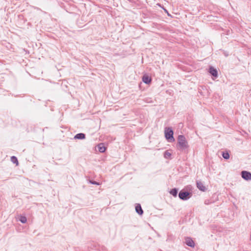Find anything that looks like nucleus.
<instances>
[{
	"instance_id": "nucleus-1",
	"label": "nucleus",
	"mask_w": 251,
	"mask_h": 251,
	"mask_svg": "<svg viewBox=\"0 0 251 251\" xmlns=\"http://www.w3.org/2000/svg\"><path fill=\"white\" fill-rule=\"evenodd\" d=\"M193 187L191 185L185 186L178 193L179 198L182 201H187L192 196Z\"/></svg>"
},
{
	"instance_id": "nucleus-2",
	"label": "nucleus",
	"mask_w": 251,
	"mask_h": 251,
	"mask_svg": "<svg viewBox=\"0 0 251 251\" xmlns=\"http://www.w3.org/2000/svg\"><path fill=\"white\" fill-rule=\"evenodd\" d=\"M177 148L180 151H183L188 147V142L185 136L183 135H179L177 138Z\"/></svg>"
},
{
	"instance_id": "nucleus-3",
	"label": "nucleus",
	"mask_w": 251,
	"mask_h": 251,
	"mask_svg": "<svg viewBox=\"0 0 251 251\" xmlns=\"http://www.w3.org/2000/svg\"><path fill=\"white\" fill-rule=\"evenodd\" d=\"M173 135V130L170 127H166L165 129V136L166 139L170 142H174L175 140Z\"/></svg>"
},
{
	"instance_id": "nucleus-4",
	"label": "nucleus",
	"mask_w": 251,
	"mask_h": 251,
	"mask_svg": "<svg viewBox=\"0 0 251 251\" xmlns=\"http://www.w3.org/2000/svg\"><path fill=\"white\" fill-rule=\"evenodd\" d=\"M241 176L246 180L251 179V173L246 171H243L241 172Z\"/></svg>"
},
{
	"instance_id": "nucleus-5",
	"label": "nucleus",
	"mask_w": 251,
	"mask_h": 251,
	"mask_svg": "<svg viewBox=\"0 0 251 251\" xmlns=\"http://www.w3.org/2000/svg\"><path fill=\"white\" fill-rule=\"evenodd\" d=\"M185 243L189 247L194 248L195 246L194 241L191 237H187L185 240Z\"/></svg>"
},
{
	"instance_id": "nucleus-6",
	"label": "nucleus",
	"mask_w": 251,
	"mask_h": 251,
	"mask_svg": "<svg viewBox=\"0 0 251 251\" xmlns=\"http://www.w3.org/2000/svg\"><path fill=\"white\" fill-rule=\"evenodd\" d=\"M209 73L215 78H217L218 76V73L217 69L212 66L209 67Z\"/></svg>"
},
{
	"instance_id": "nucleus-7",
	"label": "nucleus",
	"mask_w": 251,
	"mask_h": 251,
	"mask_svg": "<svg viewBox=\"0 0 251 251\" xmlns=\"http://www.w3.org/2000/svg\"><path fill=\"white\" fill-rule=\"evenodd\" d=\"M151 78L147 74H145L142 76V81L146 84H150L151 82Z\"/></svg>"
},
{
	"instance_id": "nucleus-8",
	"label": "nucleus",
	"mask_w": 251,
	"mask_h": 251,
	"mask_svg": "<svg viewBox=\"0 0 251 251\" xmlns=\"http://www.w3.org/2000/svg\"><path fill=\"white\" fill-rule=\"evenodd\" d=\"M197 188L202 192H205L206 190V187L203 185V183L200 181H197L196 182Z\"/></svg>"
},
{
	"instance_id": "nucleus-9",
	"label": "nucleus",
	"mask_w": 251,
	"mask_h": 251,
	"mask_svg": "<svg viewBox=\"0 0 251 251\" xmlns=\"http://www.w3.org/2000/svg\"><path fill=\"white\" fill-rule=\"evenodd\" d=\"M135 211L140 215H142L144 213L143 210L142 208L141 204L139 203H137L136 204Z\"/></svg>"
},
{
	"instance_id": "nucleus-10",
	"label": "nucleus",
	"mask_w": 251,
	"mask_h": 251,
	"mask_svg": "<svg viewBox=\"0 0 251 251\" xmlns=\"http://www.w3.org/2000/svg\"><path fill=\"white\" fill-rule=\"evenodd\" d=\"M98 148L99 151L101 153L104 152L106 150V148L104 147L103 144L102 143L99 144L98 145Z\"/></svg>"
},
{
	"instance_id": "nucleus-11",
	"label": "nucleus",
	"mask_w": 251,
	"mask_h": 251,
	"mask_svg": "<svg viewBox=\"0 0 251 251\" xmlns=\"http://www.w3.org/2000/svg\"><path fill=\"white\" fill-rule=\"evenodd\" d=\"M74 138L75 139H84L85 138V134L82 133L76 134Z\"/></svg>"
},
{
	"instance_id": "nucleus-12",
	"label": "nucleus",
	"mask_w": 251,
	"mask_h": 251,
	"mask_svg": "<svg viewBox=\"0 0 251 251\" xmlns=\"http://www.w3.org/2000/svg\"><path fill=\"white\" fill-rule=\"evenodd\" d=\"M170 193L173 195V197L175 198L176 197L178 193V189L176 188L172 189L170 191Z\"/></svg>"
},
{
	"instance_id": "nucleus-13",
	"label": "nucleus",
	"mask_w": 251,
	"mask_h": 251,
	"mask_svg": "<svg viewBox=\"0 0 251 251\" xmlns=\"http://www.w3.org/2000/svg\"><path fill=\"white\" fill-rule=\"evenodd\" d=\"M11 161L13 163L16 164V165H18L19 164L18 159L15 156H12L11 157Z\"/></svg>"
},
{
	"instance_id": "nucleus-14",
	"label": "nucleus",
	"mask_w": 251,
	"mask_h": 251,
	"mask_svg": "<svg viewBox=\"0 0 251 251\" xmlns=\"http://www.w3.org/2000/svg\"><path fill=\"white\" fill-rule=\"evenodd\" d=\"M171 155V153L170 152L168 151H166L164 153V157L166 159L169 158Z\"/></svg>"
},
{
	"instance_id": "nucleus-15",
	"label": "nucleus",
	"mask_w": 251,
	"mask_h": 251,
	"mask_svg": "<svg viewBox=\"0 0 251 251\" xmlns=\"http://www.w3.org/2000/svg\"><path fill=\"white\" fill-rule=\"evenodd\" d=\"M222 156L224 158L226 159H228L229 158V154L228 152L225 151L223 152Z\"/></svg>"
},
{
	"instance_id": "nucleus-16",
	"label": "nucleus",
	"mask_w": 251,
	"mask_h": 251,
	"mask_svg": "<svg viewBox=\"0 0 251 251\" xmlns=\"http://www.w3.org/2000/svg\"><path fill=\"white\" fill-rule=\"evenodd\" d=\"M19 221L23 224H25L26 222L27 219L26 217L21 216L19 219Z\"/></svg>"
},
{
	"instance_id": "nucleus-17",
	"label": "nucleus",
	"mask_w": 251,
	"mask_h": 251,
	"mask_svg": "<svg viewBox=\"0 0 251 251\" xmlns=\"http://www.w3.org/2000/svg\"><path fill=\"white\" fill-rule=\"evenodd\" d=\"M213 202L211 201L210 200H205L204 201V204L206 205H208L212 203Z\"/></svg>"
},
{
	"instance_id": "nucleus-18",
	"label": "nucleus",
	"mask_w": 251,
	"mask_h": 251,
	"mask_svg": "<svg viewBox=\"0 0 251 251\" xmlns=\"http://www.w3.org/2000/svg\"><path fill=\"white\" fill-rule=\"evenodd\" d=\"M90 183L92 184H94V185H100V183L96 181H94V180H90Z\"/></svg>"
},
{
	"instance_id": "nucleus-19",
	"label": "nucleus",
	"mask_w": 251,
	"mask_h": 251,
	"mask_svg": "<svg viewBox=\"0 0 251 251\" xmlns=\"http://www.w3.org/2000/svg\"><path fill=\"white\" fill-rule=\"evenodd\" d=\"M163 9L164 10L165 12L167 14L168 16H171V14L169 13L168 11L165 8L162 7Z\"/></svg>"
},
{
	"instance_id": "nucleus-20",
	"label": "nucleus",
	"mask_w": 251,
	"mask_h": 251,
	"mask_svg": "<svg viewBox=\"0 0 251 251\" xmlns=\"http://www.w3.org/2000/svg\"><path fill=\"white\" fill-rule=\"evenodd\" d=\"M223 54L226 57H227L229 55L228 52L227 51H224Z\"/></svg>"
},
{
	"instance_id": "nucleus-21",
	"label": "nucleus",
	"mask_w": 251,
	"mask_h": 251,
	"mask_svg": "<svg viewBox=\"0 0 251 251\" xmlns=\"http://www.w3.org/2000/svg\"><path fill=\"white\" fill-rule=\"evenodd\" d=\"M102 249H103V251H105V250H106V249H105V248H104V247L102 248Z\"/></svg>"
}]
</instances>
